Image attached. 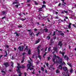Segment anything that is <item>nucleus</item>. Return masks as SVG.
Masks as SVG:
<instances>
[{
  "label": "nucleus",
  "instance_id": "nucleus-1",
  "mask_svg": "<svg viewBox=\"0 0 76 76\" xmlns=\"http://www.w3.org/2000/svg\"><path fill=\"white\" fill-rule=\"evenodd\" d=\"M41 45H39L37 48V49L38 50V51H37V55H39V54L40 53V50H39V48H41Z\"/></svg>",
  "mask_w": 76,
  "mask_h": 76
},
{
  "label": "nucleus",
  "instance_id": "nucleus-2",
  "mask_svg": "<svg viewBox=\"0 0 76 76\" xmlns=\"http://www.w3.org/2000/svg\"><path fill=\"white\" fill-rule=\"evenodd\" d=\"M23 48H24V46H22L21 47V46H19V47L18 48V50H19V51H23Z\"/></svg>",
  "mask_w": 76,
  "mask_h": 76
},
{
  "label": "nucleus",
  "instance_id": "nucleus-3",
  "mask_svg": "<svg viewBox=\"0 0 76 76\" xmlns=\"http://www.w3.org/2000/svg\"><path fill=\"white\" fill-rule=\"evenodd\" d=\"M63 70L65 72H66V74H67L68 73V72L69 71L67 70V68L66 67H65L63 68Z\"/></svg>",
  "mask_w": 76,
  "mask_h": 76
},
{
  "label": "nucleus",
  "instance_id": "nucleus-4",
  "mask_svg": "<svg viewBox=\"0 0 76 76\" xmlns=\"http://www.w3.org/2000/svg\"><path fill=\"white\" fill-rule=\"evenodd\" d=\"M9 62H6V63H3V65H4L5 67H8L10 65H9Z\"/></svg>",
  "mask_w": 76,
  "mask_h": 76
},
{
  "label": "nucleus",
  "instance_id": "nucleus-5",
  "mask_svg": "<svg viewBox=\"0 0 76 76\" xmlns=\"http://www.w3.org/2000/svg\"><path fill=\"white\" fill-rule=\"evenodd\" d=\"M17 68H18V69L16 70L17 72H20V68H22V66L20 65L19 66H17Z\"/></svg>",
  "mask_w": 76,
  "mask_h": 76
},
{
  "label": "nucleus",
  "instance_id": "nucleus-6",
  "mask_svg": "<svg viewBox=\"0 0 76 76\" xmlns=\"http://www.w3.org/2000/svg\"><path fill=\"white\" fill-rule=\"evenodd\" d=\"M53 58L55 59L56 58H58V59H59V58H60V57L58 56H56V54L54 55L53 56Z\"/></svg>",
  "mask_w": 76,
  "mask_h": 76
},
{
  "label": "nucleus",
  "instance_id": "nucleus-7",
  "mask_svg": "<svg viewBox=\"0 0 76 76\" xmlns=\"http://www.w3.org/2000/svg\"><path fill=\"white\" fill-rule=\"evenodd\" d=\"M63 45V43H61V41H59L58 43V45H60V47H62V45Z\"/></svg>",
  "mask_w": 76,
  "mask_h": 76
},
{
  "label": "nucleus",
  "instance_id": "nucleus-8",
  "mask_svg": "<svg viewBox=\"0 0 76 76\" xmlns=\"http://www.w3.org/2000/svg\"><path fill=\"white\" fill-rule=\"evenodd\" d=\"M58 68L59 69H60L61 70H62V69H63V68H62V65L61 64L60 65H59L58 66Z\"/></svg>",
  "mask_w": 76,
  "mask_h": 76
},
{
  "label": "nucleus",
  "instance_id": "nucleus-9",
  "mask_svg": "<svg viewBox=\"0 0 76 76\" xmlns=\"http://www.w3.org/2000/svg\"><path fill=\"white\" fill-rule=\"evenodd\" d=\"M64 58L67 61L68 60H69V58L67 57V55H65L64 56Z\"/></svg>",
  "mask_w": 76,
  "mask_h": 76
},
{
  "label": "nucleus",
  "instance_id": "nucleus-10",
  "mask_svg": "<svg viewBox=\"0 0 76 76\" xmlns=\"http://www.w3.org/2000/svg\"><path fill=\"white\" fill-rule=\"evenodd\" d=\"M58 62H59V64H62V59L61 58L59 60H58Z\"/></svg>",
  "mask_w": 76,
  "mask_h": 76
},
{
  "label": "nucleus",
  "instance_id": "nucleus-11",
  "mask_svg": "<svg viewBox=\"0 0 76 76\" xmlns=\"http://www.w3.org/2000/svg\"><path fill=\"white\" fill-rule=\"evenodd\" d=\"M53 50H55V51H56V53H57L58 52V49H57V47L54 48Z\"/></svg>",
  "mask_w": 76,
  "mask_h": 76
},
{
  "label": "nucleus",
  "instance_id": "nucleus-12",
  "mask_svg": "<svg viewBox=\"0 0 76 76\" xmlns=\"http://www.w3.org/2000/svg\"><path fill=\"white\" fill-rule=\"evenodd\" d=\"M17 72L18 73V74H19L18 75V76H21V75H22V73H21L20 71H17Z\"/></svg>",
  "mask_w": 76,
  "mask_h": 76
},
{
  "label": "nucleus",
  "instance_id": "nucleus-13",
  "mask_svg": "<svg viewBox=\"0 0 76 76\" xmlns=\"http://www.w3.org/2000/svg\"><path fill=\"white\" fill-rule=\"evenodd\" d=\"M14 34H16V36L17 37H19V35H20V34H18V32H15L14 33Z\"/></svg>",
  "mask_w": 76,
  "mask_h": 76
},
{
  "label": "nucleus",
  "instance_id": "nucleus-14",
  "mask_svg": "<svg viewBox=\"0 0 76 76\" xmlns=\"http://www.w3.org/2000/svg\"><path fill=\"white\" fill-rule=\"evenodd\" d=\"M18 3L19 4V3L18 2V1H14L12 4V5H13V4H18Z\"/></svg>",
  "mask_w": 76,
  "mask_h": 76
},
{
  "label": "nucleus",
  "instance_id": "nucleus-15",
  "mask_svg": "<svg viewBox=\"0 0 76 76\" xmlns=\"http://www.w3.org/2000/svg\"><path fill=\"white\" fill-rule=\"evenodd\" d=\"M54 41L52 42H51L50 43L49 45H53V44H54Z\"/></svg>",
  "mask_w": 76,
  "mask_h": 76
},
{
  "label": "nucleus",
  "instance_id": "nucleus-16",
  "mask_svg": "<svg viewBox=\"0 0 76 76\" xmlns=\"http://www.w3.org/2000/svg\"><path fill=\"white\" fill-rule=\"evenodd\" d=\"M39 41H40V39H38V40L36 42V44H38V43H39Z\"/></svg>",
  "mask_w": 76,
  "mask_h": 76
},
{
  "label": "nucleus",
  "instance_id": "nucleus-17",
  "mask_svg": "<svg viewBox=\"0 0 76 76\" xmlns=\"http://www.w3.org/2000/svg\"><path fill=\"white\" fill-rule=\"evenodd\" d=\"M44 30L45 31V32H48V30L47 28H46L45 29H44Z\"/></svg>",
  "mask_w": 76,
  "mask_h": 76
},
{
  "label": "nucleus",
  "instance_id": "nucleus-18",
  "mask_svg": "<svg viewBox=\"0 0 76 76\" xmlns=\"http://www.w3.org/2000/svg\"><path fill=\"white\" fill-rule=\"evenodd\" d=\"M42 8H40L39 9V12H41V11H42Z\"/></svg>",
  "mask_w": 76,
  "mask_h": 76
},
{
  "label": "nucleus",
  "instance_id": "nucleus-19",
  "mask_svg": "<svg viewBox=\"0 0 76 76\" xmlns=\"http://www.w3.org/2000/svg\"><path fill=\"white\" fill-rule=\"evenodd\" d=\"M28 54H31V50L29 49L28 51Z\"/></svg>",
  "mask_w": 76,
  "mask_h": 76
},
{
  "label": "nucleus",
  "instance_id": "nucleus-20",
  "mask_svg": "<svg viewBox=\"0 0 76 76\" xmlns=\"http://www.w3.org/2000/svg\"><path fill=\"white\" fill-rule=\"evenodd\" d=\"M44 7H46V5H45L43 4L42 5V9L44 8Z\"/></svg>",
  "mask_w": 76,
  "mask_h": 76
},
{
  "label": "nucleus",
  "instance_id": "nucleus-21",
  "mask_svg": "<svg viewBox=\"0 0 76 76\" xmlns=\"http://www.w3.org/2000/svg\"><path fill=\"white\" fill-rule=\"evenodd\" d=\"M67 64L69 66H70V67H72V65H71V64H70V63H67Z\"/></svg>",
  "mask_w": 76,
  "mask_h": 76
},
{
  "label": "nucleus",
  "instance_id": "nucleus-22",
  "mask_svg": "<svg viewBox=\"0 0 76 76\" xmlns=\"http://www.w3.org/2000/svg\"><path fill=\"white\" fill-rule=\"evenodd\" d=\"M1 72L3 73V75H5L6 74V72H5L3 71V70L1 71Z\"/></svg>",
  "mask_w": 76,
  "mask_h": 76
},
{
  "label": "nucleus",
  "instance_id": "nucleus-23",
  "mask_svg": "<svg viewBox=\"0 0 76 76\" xmlns=\"http://www.w3.org/2000/svg\"><path fill=\"white\" fill-rule=\"evenodd\" d=\"M11 66H12V67H13V64H14V63H13V62H11Z\"/></svg>",
  "mask_w": 76,
  "mask_h": 76
},
{
  "label": "nucleus",
  "instance_id": "nucleus-24",
  "mask_svg": "<svg viewBox=\"0 0 76 76\" xmlns=\"http://www.w3.org/2000/svg\"><path fill=\"white\" fill-rule=\"evenodd\" d=\"M56 73H59V72H60V71H59L58 70V69H57L56 70Z\"/></svg>",
  "mask_w": 76,
  "mask_h": 76
},
{
  "label": "nucleus",
  "instance_id": "nucleus-25",
  "mask_svg": "<svg viewBox=\"0 0 76 76\" xmlns=\"http://www.w3.org/2000/svg\"><path fill=\"white\" fill-rule=\"evenodd\" d=\"M45 64H46V66L47 67H48L49 64H48V63H47L46 62H45Z\"/></svg>",
  "mask_w": 76,
  "mask_h": 76
},
{
  "label": "nucleus",
  "instance_id": "nucleus-26",
  "mask_svg": "<svg viewBox=\"0 0 76 76\" xmlns=\"http://www.w3.org/2000/svg\"><path fill=\"white\" fill-rule=\"evenodd\" d=\"M64 0H61V1L63 2L64 4H66V3L64 2Z\"/></svg>",
  "mask_w": 76,
  "mask_h": 76
},
{
  "label": "nucleus",
  "instance_id": "nucleus-27",
  "mask_svg": "<svg viewBox=\"0 0 76 76\" xmlns=\"http://www.w3.org/2000/svg\"><path fill=\"white\" fill-rule=\"evenodd\" d=\"M47 38H48V40H49V39H50V37L49 36H48L47 37Z\"/></svg>",
  "mask_w": 76,
  "mask_h": 76
},
{
  "label": "nucleus",
  "instance_id": "nucleus-28",
  "mask_svg": "<svg viewBox=\"0 0 76 76\" xmlns=\"http://www.w3.org/2000/svg\"><path fill=\"white\" fill-rule=\"evenodd\" d=\"M19 6H20V4H18V5H15V7H16L17 8H18L19 7Z\"/></svg>",
  "mask_w": 76,
  "mask_h": 76
},
{
  "label": "nucleus",
  "instance_id": "nucleus-29",
  "mask_svg": "<svg viewBox=\"0 0 76 76\" xmlns=\"http://www.w3.org/2000/svg\"><path fill=\"white\" fill-rule=\"evenodd\" d=\"M51 50V47H49L48 49V51L49 52H50V51Z\"/></svg>",
  "mask_w": 76,
  "mask_h": 76
},
{
  "label": "nucleus",
  "instance_id": "nucleus-30",
  "mask_svg": "<svg viewBox=\"0 0 76 76\" xmlns=\"http://www.w3.org/2000/svg\"><path fill=\"white\" fill-rule=\"evenodd\" d=\"M38 57L39 58L40 60H41V56L39 55H38Z\"/></svg>",
  "mask_w": 76,
  "mask_h": 76
},
{
  "label": "nucleus",
  "instance_id": "nucleus-31",
  "mask_svg": "<svg viewBox=\"0 0 76 76\" xmlns=\"http://www.w3.org/2000/svg\"><path fill=\"white\" fill-rule=\"evenodd\" d=\"M31 66V65H30L29 64H28L27 65V67H29V68H30Z\"/></svg>",
  "mask_w": 76,
  "mask_h": 76
},
{
  "label": "nucleus",
  "instance_id": "nucleus-32",
  "mask_svg": "<svg viewBox=\"0 0 76 76\" xmlns=\"http://www.w3.org/2000/svg\"><path fill=\"white\" fill-rule=\"evenodd\" d=\"M56 35V32L54 31L53 35V36H55Z\"/></svg>",
  "mask_w": 76,
  "mask_h": 76
},
{
  "label": "nucleus",
  "instance_id": "nucleus-33",
  "mask_svg": "<svg viewBox=\"0 0 76 76\" xmlns=\"http://www.w3.org/2000/svg\"><path fill=\"white\" fill-rule=\"evenodd\" d=\"M41 69L42 71H44V68L43 67H42L41 68Z\"/></svg>",
  "mask_w": 76,
  "mask_h": 76
},
{
  "label": "nucleus",
  "instance_id": "nucleus-34",
  "mask_svg": "<svg viewBox=\"0 0 76 76\" xmlns=\"http://www.w3.org/2000/svg\"><path fill=\"white\" fill-rule=\"evenodd\" d=\"M21 68L23 69L25 68V66L23 65H22L21 66Z\"/></svg>",
  "mask_w": 76,
  "mask_h": 76
},
{
  "label": "nucleus",
  "instance_id": "nucleus-35",
  "mask_svg": "<svg viewBox=\"0 0 76 76\" xmlns=\"http://www.w3.org/2000/svg\"><path fill=\"white\" fill-rule=\"evenodd\" d=\"M58 63H59V62L58 61H57V60H56V64H57V65H58Z\"/></svg>",
  "mask_w": 76,
  "mask_h": 76
},
{
  "label": "nucleus",
  "instance_id": "nucleus-36",
  "mask_svg": "<svg viewBox=\"0 0 76 76\" xmlns=\"http://www.w3.org/2000/svg\"><path fill=\"white\" fill-rule=\"evenodd\" d=\"M60 35L62 36H64V33H61L60 34Z\"/></svg>",
  "mask_w": 76,
  "mask_h": 76
},
{
  "label": "nucleus",
  "instance_id": "nucleus-37",
  "mask_svg": "<svg viewBox=\"0 0 76 76\" xmlns=\"http://www.w3.org/2000/svg\"><path fill=\"white\" fill-rule=\"evenodd\" d=\"M70 73H72L73 72V69H71V70L69 71Z\"/></svg>",
  "mask_w": 76,
  "mask_h": 76
},
{
  "label": "nucleus",
  "instance_id": "nucleus-38",
  "mask_svg": "<svg viewBox=\"0 0 76 76\" xmlns=\"http://www.w3.org/2000/svg\"><path fill=\"white\" fill-rule=\"evenodd\" d=\"M56 31H58V33H62V32H62V31H58V30H56Z\"/></svg>",
  "mask_w": 76,
  "mask_h": 76
},
{
  "label": "nucleus",
  "instance_id": "nucleus-39",
  "mask_svg": "<svg viewBox=\"0 0 76 76\" xmlns=\"http://www.w3.org/2000/svg\"><path fill=\"white\" fill-rule=\"evenodd\" d=\"M33 32H32L31 33H29V34L31 36H32V34H33Z\"/></svg>",
  "mask_w": 76,
  "mask_h": 76
},
{
  "label": "nucleus",
  "instance_id": "nucleus-40",
  "mask_svg": "<svg viewBox=\"0 0 76 76\" xmlns=\"http://www.w3.org/2000/svg\"><path fill=\"white\" fill-rule=\"evenodd\" d=\"M2 13L4 15V14H5L6 13V12H5V11H3L2 12Z\"/></svg>",
  "mask_w": 76,
  "mask_h": 76
},
{
  "label": "nucleus",
  "instance_id": "nucleus-41",
  "mask_svg": "<svg viewBox=\"0 0 76 76\" xmlns=\"http://www.w3.org/2000/svg\"><path fill=\"white\" fill-rule=\"evenodd\" d=\"M26 48H25V49L26 50H28V46H26ZM27 48H28V49H27Z\"/></svg>",
  "mask_w": 76,
  "mask_h": 76
},
{
  "label": "nucleus",
  "instance_id": "nucleus-42",
  "mask_svg": "<svg viewBox=\"0 0 76 76\" xmlns=\"http://www.w3.org/2000/svg\"><path fill=\"white\" fill-rule=\"evenodd\" d=\"M34 71H35V69H34L33 71L32 72V74H33V75L35 74V72H34Z\"/></svg>",
  "mask_w": 76,
  "mask_h": 76
},
{
  "label": "nucleus",
  "instance_id": "nucleus-43",
  "mask_svg": "<svg viewBox=\"0 0 76 76\" xmlns=\"http://www.w3.org/2000/svg\"><path fill=\"white\" fill-rule=\"evenodd\" d=\"M46 3V2H45V1H43V4H45Z\"/></svg>",
  "mask_w": 76,
  "mask_h": 76
},
{
  "label": "nucleus",
  "instance_id": "nucleus-44",
  "mask_svg": "<svg viewBox=\"0 0 76 76\" xmlns=\"http://www.w3.org/2000/svg\"><path fill=\"white\" fill-rule=\"evenodd\" d=\"M61 54H62V55H64V54H65V53H64V52H63Z\"/></svg>",
  "mask_w": 76,
  "mask_h": 76
},
{
  "label": "nucleus",
  "instance_id": "nucleus-45",
  "mask_svg": "<svg viewBox=\"0 0 76 76\" xmlns=\"http://www.w3.org/2000/svg\"><path fill=\"white\" fill-rule=\"evenodd\" d=\"M24 74L25 76H26V75H27V73L26 72H24Z\"/></svg>",
  "mask_w": 76,
  "mask_h": 76
},
{
  "label": "nucleus",
  "instance_id": "nucleus-46",
  "mask_svg": "<svg viewBox=\"0 0 76 76\" xmlns=\"http://www.w3.org/2000/svg\"><path fill=\"white\" fill-rule=\"evenodd\" d=\"M26 54V53L25 52H24L23 53L22 55L23 56H24V55H25Z\"/></svg>",
  "mask_w": 76,
  "mask_h": 76
},
{
  "label": "nucleus",
  "instance_id": "nucleus-47",
  "mask_svg": "<svg viewBox=\"0 0 76 76\" xmlns=\"http://www.w3.org/2000/svg\"><path fill=\"white\" fill-rule=\"evenodd\" d=\"M62 74L64 76H65L66 75L65 74V72H63L62 73Z\"/></svg>",
  "mask_w": 76,
  "mask_h": 76
},
{
  "label": "nucleus",
  "instance_id": "nucleus-48",
  "mask_svg": "<svg viewBox=\"0 0 76 76\" xmlns=\"http://www.w3.org/2000/svg\"><path fill=\"white\" fill-rule=\"evenodd\" d=\"M34 69V68H30V70H32Z\"/></svg>",
  "mask_w": 76,
  "mask_h": 76
},
{
  "label": "nucleus",
  "instance_id": "nucleus-49",
  "mask_svg": "<svg viewBox=\"0 0 76 76\" xmlns=\"http://www.w3.org/2000/svg\"><path fill=\"white\" fill-rule=\"evenodd\" d=\"M52 59H53V61H55V60H56V59H55V58H52Z\"/></svg>",
  "mask_w": 76,
  "mask_h": 76
},
{
  "label": "nucleus",
  "instance_id": "nucleus-50",
  "mask_svg": "<svg viewBox=\"0 0 76 76\" xmlns=\"http://www.w3.org/2000/svg\"><path fill=\"white\" fill-rule=\"evenodd\" d=\"M68 26L69 29H70V28H71V26Z\"/></svg>",
  "mask_w": 76,
  "mask_h": 76
},
{
  "label": "nucleus",
  "instance_id": "nucleus-51",
  "mask_svg": "<svg viewBox=\"0 0 76 76\" xmlns=\"http://www.w3.org/2000/svg\"><path fill=\"white\" fill-rule=\"evenodd\" d=\"M64 12H65V13H67L68 11H66L65 10H64Z\"/></svg>",
  "mask_w": 76,
  "mask_h": 76
},
{
  "label": "nucleus",
  "instance_id": "nucleus-52",
  "mask_svg": "<svg viewBox=\"0 0 76 76\" xmlns=\"http://www.w3.org/2000/svg\"><path fill=\"white\" fill-rule=\"evenodd\" d=\"M50 57H48V60H50Z\"/></svg>",
  "mask_w": 76,
  "mask_h": 76
},
{
  "label": "nucleus",
  "instance_id": "nucleus-53",
  "mask_svg": "<svg viewBox=\"0 0 76 76\" xmlns=\"http://www.w3.org/2000/svg\"><path fill=\"white\" fill-rule=\"evenodd\" d=\"M45 72L46 73H47L48 72H47V69H45Z\"/></svg>",
  "mask_w": 76,
  "mask_h": 76
},
{
  "label": "nucleus",
  "instance_id": "nucleus-54",
  "mask_svg": "<svg viewBox=\"0 0 76 76\" xmlns=\"http://www.w3.org/2000/svg\"><path fill=\"white\" fill-rule=\"evenodd\" d=\"M56 38H57V37H56V36L54 37V38H53L54 39H56Z\"/></svg>",
  "mask_w": 76,
  "mask_h": 76
},
{
  "label": "nucleus",
  "instance_id": "nucleus-55",
  "mask_svg": "<svg viewBox=\"0 0 76 76\" xmlns=\"http://www.w3.org/2000/svg\"><path fill=\"white\" fill-rule=\"evenodd\" d=\"M17 65L18 66V67L20 66V64H19V63H17Z\"/></svg>",
  "mask_w": 76,
  "mask_h": 76
},
{
  "label": "nucleus",
  "instance_id": "nucleus-56",
  "mask_svg": "<svg viewBox=\"0 0 76 76\" xmlns=\"http://www.w3.org/2000/svg\"><path fill=\"white\" fill-rule=\"evenodd\" d=\"M71 25H72V23H69V26H71Z\"/></svg>",
  "mask_w": 76,
  "mask_h": 76
},
{
  "label": "nucleus",
  "instance_id": "nucleus-57",
  "mask_svg": "<svg viewBox=\"0 0 76 76\" xmlns=\"http://www.w3.org/2000/svg\"><path fill=\"white\" fill-rule=\"evenodd\" d=\"M4 18H6V17L5 16L3 17H2V19H4Z\"/></svg>",
  "mask_w": 76,
  "mask_h": 76
},
{
  "label": "nucleus",
  "instance_id": "nucleus-58",
  "mask_svg": "<svg viewBox=\"0 0 76 76\" xmlns=\"http://www.w3.org/2000/svg\"><path fill=\"white\" fill-rule=\"evenodd\" d=\"M6 47H7V48L9 47V46L8 45H7L6 46Z\"/></svg>",
  "mask_w": 76,
  "mask_h": 76
},
{
  "label": "nucleus",
  "instance_id": "nucleus-59",
  "mask_svg": "<svg viewBox=\"0 0 76 76\" xmlns=\"http://www.w3.org/2000/svg\"><path fill=\"white\" fill-rule=\"evenodd\" d=\"M61 6V3H59L58 4V6Z\"/></svg>",
  "mask_w": 76,
  "mask_h": 76
},
{
  "label": "nucleus",
  "instance_id": "nucleus-60",
  "mask_svg": "<svg viewBox=\"0 0 76 76\" xmlns=\"http://www.w3.org/2000/svg\"><path fill=\"white\" fill-rule=\"evenodd\" d=\"M12 60H14V59H15V58H14V57H13V56H12Z\"/></svg>",
  "mask_w": 76,
  "mask_h": 76
},
{
  "label": "nucleus",
  "instance_id": "nucleus-61",
  "mask_svg": "<svg viewBox=\"0 0 76 76\" xmlns=\"http://www.w3.org/2000/svg\"><path fill=\"white\" fill-rule=\"evenodd\" d=\"M3 55H0V58H1V57H2Z\"/></svg>",
  "mask_w": 76,
  "mask_h": 76
},
{
  "label": "nucleus",
  "instance_id": "nucleus-62",
  "mask_svg": "<svg viewBox=\"0 0 76 76\" xmlns=\"http://www.w3.org/2000/svg\"><path fill=\"white\" fill-rule=\"evenodd\" d=\"M18 28H22V26H18Z\"/></svg>",
  "mask_w": 76,
  "mask_h": 76
},
{
  "label": "nucleus",
  "instance_id": "nucleus-63",
  "mask_svg": "<svg viewBox=\"0 0 76 76\" xmlns=\"http://www.w3.org/2000/svg\"><path fill=\"white\" fill-rule=\"evenodd\" d=\"M7 55L6 54V55H4V57H7Z\"/></svg>",
  "mask_w": 76,
  "mask_h": 76
},
{
  "label": "nucleus",
  "instance_id": "nucleus-64",
  "mask_svg": "<svg viewBox=\"0 0 76 76\" xmlns=\"http://www.w3.org/2000/svg\"><path fill=\"white\" fill-rule=\"evenodd\" d=\"M65 76H69L70 75L69 74H66V75Z\"/></svg>",
  "mask_w": 76,
  "mask_h": 76
}]
</instances>
